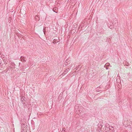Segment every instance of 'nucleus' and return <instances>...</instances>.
<instances>
[{
	"mask_svg": "<svg viewBox=\"0 0 132 132\" xmlns=\"http://www.w3.org/2000/svg\"><path fill=\"white\" fill-rule=\"evenodd\" d=\"M123 125L125 126H129L130 124L128 120H125L123 122Z\"/></svg>",
	"mask_w": 132,
	"mask_h": 132,
	"instance_id": "nucleus-1",
	"label": "nucleus"
},
{
	"mask_svg": "<svg viewBox=\"0 0 132 132\" xmlns=\"http://www.w3.org/2000/svg\"><path fill=\"white\" fill-rule=\"evenodd\" d=\"M25 98L24 97H22L21 98V101L22 102V103L23 104L24 106H25L26 105L24 104V102L25 101Z\"/></svg>",
	"mask_w": 132,
	"mask_h": 132,
	"instance_id": "nucleus-2",
	"label": "nucleus"
},
{
	"mask_svg": "<svg viewBox=\"0 0 132 132\" xmlns=\"http://www.w3.org/2000/svg\"><path fill=\"white\" fill-rule=\"evenodd\" d=\"M111 127L112 128V129H110V128H109V127H106L105 128V129L106 130V131H109L110 130V129L112 130H113L114 128L113 127Z\"/></svg>",
	"mask_w": 132,
	"mask_h": 132,
	"instance_id": "nucleus-3",
	"label": "nucleus"
},
{
	"mask_svg": "<svg viewBox=\"0 0 132 132\" xmlns=\"http://www.w3.org/2000/svg\"><path fill=\"white\" fill-rule=\"evenodd\" d=\"M81 108L79 109V107L78 110L79 112H78V113H81L82 112V111L83 110V107H81Z\"/></svg>",
	"mask_w": 132,
	"mask_h": 132,
	"instance_id": "nucleus-4",
	"label": "nucleus"
},
{
	"mask_svg": "<svg viewBox=\"0 0 132 132\" xmlns=\"http://www.w3.org/2000/svg\"><path fill=\"white\" fill-rule=\"evenodd\" d=\"M53 11L54 12L57 13L58 12L57 9L56 7H54L53 9Z\"/></svg>",
	"mask_w": 132,
	"mask_h": 132,
	"instance_id": "nucleus-5",
	"label": "nucleus"
},
{
	"mask_svg": "<svg viewBox=\"0 0 132 132\" xmlns=\"http://www.w3.org/2000/svg\"><path fill=\"white\" fill-rule=\"evenodd\" d=\"M20 59L21 61H22L26 62V61L24 60V57H23L21 56L20 58Z\"/></svg>",
	"mask_w": 132,
	"mask_h": 132,
	"instance_id": "nucleus-6",
	"label": "nucleus"
},
{
	"mask_svg": "<svg viewBox=\"0 0 132 132\" xmlns=\"http://www.w3.org/2000/svg\"><path fill=\"white\" fill-rule=\"evenodd\" d=\"M26 124H25L24 123H22L21 124V127H24V128H25L26 127Z\"/></svg>",
	"mask_w": 132,
	"mask_h": 132,
	"instance_id": "nucleus-7",
	"label": "nucleus"
},
{
	"mask_svg": "<svg viewBox=\"0 0 132 132\" xmlns=\"http://www.w3.org/2000/svg\"><path fill=\"white\" fill-rule=\"evenodd\" d=\"M56 39H54L53 40V43L54 44H56V43H57L58 42L57 41H56Z\"/></svg>",
	"mask_w": 132,
	"mask_h": 132,
	"instance_id": "nucleus-8",
	"label": "nucleus"
},
{
	"mask_svg": "<svg viewBox=\"0 0 132 132\" xmlns=\"http://www.w3.org/2000/svg\"><path fill=\"white\" fill-rule=\"evenodd\" d=\"M65 128H63V130L61 132H65Z\"/></svg>",
	"mask_w": 132,
	"mask_h": 132,
	"instance_id": "nucleus-9",
	"label": "nucleus"
},
{
	"mask_svg": "<svg viewBox=\"0 0 132 132\" xmlns=\"http://www.w3.org/2000/svg\"><path fill=\"white\" fill-rule=\"evenodd\" d=\"M69 68H68L67 69L64 71V72H67V71H69Z\"/></svg>",
	"mask_w": 132,
	"mask_h": 132,
	"instance_id": "nucleus-10",
	"label": "nucleus"
},
{
	"mask_svg": "<svg viewBox=\"0 0 132 132\" xmlns=\"http://www.w3.org/2000/svg\"><path fill=\"white\" fill-rule=\"evenodd\" d=\"M45 28H44V29H43V31H44V34H45Z\"/></svg>",
	"mask_w": 132,
	"mask_h": 132,
	"instance_id": "nucleus-11",
	"label": "nucleus"
},
{
	"mask_svg": "<svg viewBox=\"0 0 132 132\" xmlns=\"http://www.w3.org/2000/svg\"><path fill=\"white\" fill-rule=\"evenodd\" d=\"M109 28H110L111 29H112V25H110L109 27Z\"/></svg>",
	"mask_w": 132,
	"mask_h": 132,
	"instance_id": "nucleus-12",
	"label": "nucleus"
},
{
	"mask_svg": "<svg viewBox=\"0 0 132 132\" xmlns=\"http://www.w3.org/2000/svg\"><path fill=\"white\" fill-rule=\"evenodd\" d=\"M4 64L5 65H6L7 64V62H6V61H5L4 62Z\"/></svg>",
	"mask_w": 132,
	"mask_h": 132,
	"instance_id": "nucleus-13",
	"label": "nucleus"
},
{
	"mask_svg": "<svg viewBox=\"0 0 132 132\" xmlns=\"http://www.w3.org/2000/svg\"><path fill=\"white\" fill-rule=\"evenodd\" d=\"M97 92H98V91H99V90H98L97 89Z\"/></svg>",
	"mask_w": 132,
	"mask_h": 132,
	"instance_id": "nucleus-14",
	"label": "nucleus"
},
{
	"mask_svg": "<svg viewBox=\"0 0 132 132\" xmlns=\"http://www.w3.org/2000/svg\"><path fill=\"white\" fill-rule=\"evenodd\" d=\"M101 128H102V126H101Z\"/></svg>",
	"mask_w": 132,
	"mask_h": 132,
	"instance_id": "nucleus-15",
	"label": "nucleus"
}]
</instances>
